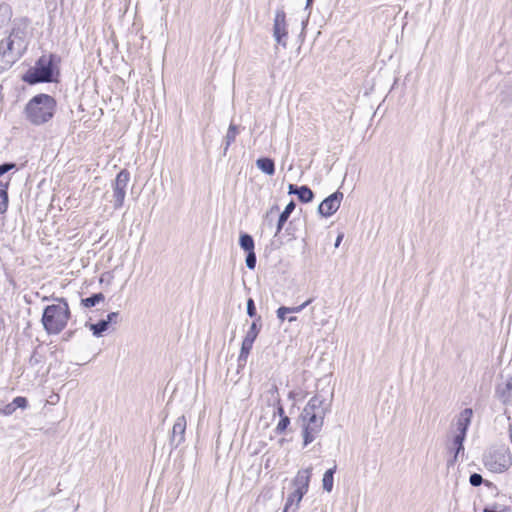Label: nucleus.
<instances>
[{"instance_id":"nucleus-1","label":"nucleus","mask_w":512,"mask_h":512,"mask_svg":"<svg viewBox=\"0 0 512 512\" xmlns=\"http://www.w3.org/2000/svg\"><path fill=\"white\" fill-rule=\"evenodd\" d=\"M26 19L15 20L10 34L0 41V73L10 69L26 50Z\"/></svg>"},{"instance_id":"nucleus-2","label":"nucleus","mask_w":512,"mask_h":512,"mask_svg":"<svg viewBox=\"0 0 512 512\" xmlns=\"http://www.w3.org/2000/svg\"><path fill=\"white\" fill-rule=\"evenodd\" d=\"M57 102L54 97L40 93L33 96L25 105L26 119L35 126L48 123L56 112Z\"/></svg>"},{"instance_id":"nucleus-3","label":"nucleus","mask_w":512,"mask_h":512,"mask_svg":"<svg viewBox=\"0 0 512 512\" xmlns=\"http://www.w3.org/2000/svg\"><path fill=\"white\" fill-rule=\"evenodd\" d=\"M58 304L45 307L41 322L45 331L50 335H57L64 330L70 318V309L65 298H55Z\"/></svg>"},{"instance_id":"nucleus-4","label":"nucleus","mask_w":512,"mask_h":512,"mask_svg":"<svg viewBox=\"0 0 512 512\" xmlns=\"http://www.w3.org/2000/svg\"><path fill=\"white\" fill-rule=\"evenodd\" d=\"M59 61L60 58L55 54L42 55L36 61L35 66L28 69L23 75V81L30 85L53 82L55 73L58 74L55 64Z\"/></svg>"},{"instance_id":"nucleus-5","label":"nucleus","mask_w":512,"mask_h":512,"mask_svg":"<svg viewBox=\"0 0 512 512\" xmlns=\"http://www.w3.org/2000/svg\"><path fill=\"white\" fill-rule=\"evenodd\" d=\"M484 466L493 473H502L512 465L509 448L505 445L491 446L483 455Z\"/></svg>"},{"instance_id":"nucleus-6","label":"nucleus","mask_w":512,"mask_h":512,"mask_svg":"<svg viewBox=\"0 0 512 512\" xmlns=\"http://www.w3.org/2000/svg\"><path fill=\"white\" fill-rule=\"evenodd\" d=\"M325 415V409H323L321 413L301 412L299 419L302 422L301 426L304 447H307L309 444H311L321 432Z\"/></svg>"},{"instance_id":"nucleus-7","label":"nucleus","mask_w":512,"mask_h":512,"mask_svg":"<svg viewBox=\"0 0 512 512\" xmlns=\"http://www.w3.org/2000/svg\"><path fill=\"white\" fill-rule=\"evenodd\" d=\"M129 181H130V173L126 169L121 170L117 174V176L112 184L113 195H112L111 203L113 204L114 209H119L123 206Z\"/></svg>"},{"instance_id":"nucleus-8","label":"nucleus","mask_w":512,"mask_h":512,"mask_svg":"<svg viewBox=\"0 0 512 512\" xmlns=\"http://www.w3.org/2000/svg\"><path fill=\"white\" fill-rule=\"evenodd\" d=\"M273 37L276 43L284 48L287 46L288 28L286 22V12L283 7L275 12L273 21Z\"/></svg>"},{"instance_id":"nucleus-9","label":"nucleus","mask_w":512,"mask_h":512,"mask_svg":"<svg viewBox=\"0 0 512 512\" xmlns=\"http://www.w3.org/2000/svg\"><path fill=\"white\" fill-rule=\"evenodd\" d=\"M344 194L340 190H336L328 195L318 205L317 212L321 217L329 218L334 215L340 208Z\"/></svg>"},{"instance_id":"nucleus-10","label":"nucleus","mask_w":512,"mask_h":512,"mask_svg":"<svg viewBox=\"0 0 512 512\" xmlns=\"http://www.w3.org/2000/svg\"><path fill=\"white\" fill-rule=\"evenodd\" d=\"M186 424L184 416L178 417L175 421L169 438L171 447L177 448L184 441Z\"/></svg>"},{"instance_id":"nucleus-11","label":"nucleus","mask_w":512,"mask_h":512,"mask_svg":"<svg viewBox=\"0 0 512 512\" xmlns=\"http://www.w3.org/2000/svg\"><path fill=\"white\" fill-rule=\"evenodd\" d=\"M472 416V408H465L459 413L456 422L457 433L454 436L466 439L468 429L471 425Z\"/></svg>"},{"instance_id":"nucleus-12","label":"nucleus","mask_w":512,"mask_h":512,"mask_svg":"<svg viewBox=\"0 0 512 512\" xmlns=\"http://www.w3.org/2000/svg\"><path fill=\"white\" fill-rule=\"evenodd\" d=\"M311 479V469H301L297 472L292 480V485L297 494H305L308 492L309 483Z\"/></svg>"},{"instance_id":"nucleus-13","label":"nucleus","mask_w":512,"mask_h":512,"mask_svg":"<svg viewBox=\"0 0 512 512\" xmlns=\"http://www.w3.org/2000/svg\"><path fill=\"white\" fill-rule=\"evenodd\" d=\"M288 194L296 195L298 200L303 204L311 203L315 197L314 192L308 185L298 186L296 184H289Z\"/></svg>"},{"instance_id":"nucleus-14","label":"nucleus","mask_w":512,"mask_h":512,"mask_svg":"<svg viewBox=\"0 0 512 512\" xmlns=\"http://www.w3.org/2000/svg\"><path fill=\"white\" fill-rule=\"evenodd\" d=\"M466 439L453 436L451 445L448 447V451L450 453V457L447 460V466L453 467L457 461L460 454H464V442Z\"/></svg>"},{"instance_id":"nucleus-15","label":"nucleus","mask_w":512,"mask_h":512,"mask_svg":"<svg viewBox=\"0 0 512 512\" xmlns=\"http://www.w3.org/2000/svg\"><path fill=\"white\" fill-rule=\"evenodd\" d=\"M296 208V202L294 200H290V202L285 206L284 210L279 214L278 220L276 223V232L275 236H277L285 226L287 220L289 219L290 215L293 213V211Z\"/></svg>"},{"instance_id":"nucleus-16","label":"nucleus","mask_w":512,"mask_h":512,"mask_svg":"<svg viewBox=\"0 0 512 512\" xmlns=\"http://www.w3.org/2000/svg\"><path fill=\"white\" fill-rule=\"evenodd\" d=\"M256 167L268 176H273L276 171L274 159L268 156L259 157L256 160Z\"/></svg>"},{"instance_id":"nucleus-17","label":"nucleus","mask_w":512,"mask_h":512,"mask_svg":"<svg viewBox=\"0 0 512 512\" xmlns=\"http://www.w3.org/2000/svg\"><path fill=\"white\" fill-rule=\"evenodd\" d=\"M325 402V399L316 394L313 397L310 398V400L307 402L306 406L304 407L303 411L304 413H321L323 409L327 411V408L323 407Z\"/></svg>"},{"instance_id":"nucleus-18","label":"nucleus","mask_w":512,"mask_h":512,"mask_svg":"<svg viewBox=\"0 0 512 512\" xmlns=\"http://www.w3.org/2000/svg\"><path fill=\"white\" fill-rule=\"evenodd\" d=\"M253 344H254L253 341L243 338L242 343H241L240 352H239L238 359H237L239 369L245 367L248 356L253 348Z\"/></svg>"},{"instance_id":"nucleus-19","label":"nucleus","mask_w":512,"mask_h":512,"mask_svg":"<svg viewBox=\"0 0 512 512\" xmlns=\"http://www.w3.org/2000/svg\"><path fill=\"white\" fill-rule=\"evenodd\" d=\"M240 133V127L234 123H230L227 133L224 137L223 156H226L229 147L235 141L237 135Z\"/></svg>"},{"instance_id":"nucleus-20","label":"nucleus","mask_w":512,"mask_h":512,"mask_svg":"<svg viewBox=\"0 0 512 512\" xmlns=\"http://www.w3.org/2000/svg\"><path fill=\"white\" fill-rule=\"evenodd\" d=\"M337 465L327 469L322 478V488L324 491L330 493L333 490L334 474L336 473Z\"/></svg>"},{"instance_id":"nucleus-21","label":"nucleus","mask_w":512,"mask_h":512,"mask_svg":"<svg viewBox=\"0 0 512 512\" xmlns=\"http://www.w3.org/2000/svg\"><path fill=\"white\" fill-rule=\"evenodd\" d=\"M239 246L246 253L255 251V241L252 235L247 232H240L239 235Z\"/></svg>"},{"instance_id":"nucleus-22","label":"nucleus","mask_w":512,"mask_h":512,"mask_svg":"<svg viewBox=\"0 0 512 512\" xmlns=\"http://www.w3.org/2000/svg\"><path fill=\"white\" fill-rule=\"evenodd\" d=\"M512 378L505 383L499 384L496 388V394L500 400L506 402L512 395Z\"/></svg>"},{"instance_id":"nucleus-23","label":"nucleus","mask_w":512,"mask_h":512,"mask_svg":"<svg viewBox=\"0 0 512 512\" xmlns=\"http://www.w3.org/2000/svg\"><path fill=\"white\" fill-rule=\"evenodd\" d=\"M262 326H263L262 318H256L255 320L252 321V323H251L248 331L246 332L244 338L249 339V340L255 342V340L257 339V337L259 335V333L262 330Z\"/></svg>"},{"instance_id":"nucleus-24","label":"nucleus","mask_w":512,"mask_h":512,"mask_svg":"<svg viewBox=\"0 0 512 512\" xmlns=\"http://www.w3.org/2000/svg\"><path fill=\"white\" fill-rule=\"evenodd\" d=\"M85 326L89 327L95 337H101L103 333L109 329V325L105 319H101L97 323L86 322Z\"/></svg>"},{"instance_id":"nucleus-25","label":"nucleus","mask_w":512,"mask_h":512,"mask_svg":"<svg viewBox=\"0 0 512 512\" xmlns=\"http://www.w3.org/2000/svg\"><path fill=\"white\" fill-rule=\"evenodd\" d=\"M304 496L305 494H297L294 489V491L288 495L284 506L286 509H293V512H296Z\"/></svg>"},{"instance_id":"nucleus-26","label":"nucleus","mask_w":512,"mask_h":512,"mask_svg":"<svg viewBox=\"0 0 512 512\" xmlns=\"http://www.w3.org/2000/svg\"><path fill=\"white\" fill-rule=\"evenodd\" d=\"M44 360H45V356L42 353H40L38 351V349H35L32 352L28 363L31 368H35L36 372H39L40 368L42 367V365L44 363Z\"/></svg>"},{"instance_id":"nucleus-27","label":"nucleus","mask_w":512,"mask_h":512,"mask_svg":"<svg viewBox=\"0 0 512 512\" xmlns=\"http://www.w3.org/2000/svg\"><path fill=\"white\" fill-rule=\"evenodd\" d=\"M12 17V9L6 3L0 4V29L8 24Z\"/></svg>"},{"instance_id":"nucleus-28","label":"nucleus","mask_w":512,"mask_h":512,"mask_svg":"<svg viewBox=\"0 0 512 512\" xmlns=\"http://www.w3.org/2000/svg\"><path fill=\"white\" fill-rule=\"evenodd\" d=\"M103 300H104V295L102 293H94L87 298H83L81 300V303L84 307L90 308V307H93L96 304L100 303Z\"/></svg>"},{"instance_id":"nucleus-29","label":"nucleus","mask_w":512,"mask_h":512,"mask_svg":"<svg viewBox=\"0 0 512 512\" xmlns=\"http://www.w3.org/2000/svg\"><path fill=\"white\" fill-rule=\"evenodd\" d=\"M288 314H291L289 312V309L287 306H280L277 310H276V315H277V318L280 320V321H284V320H288V322L292 323V322H295L297 320V317L295 316H290V317H287Z\"/></svg>"},{"instance_id":"nucleus-30","label":"nucleus","mask_w":512,"mask_h":512,"mask_svg":"<svg viewBox=\"0 0 512 512\" xmlns=\"http://www.w3.org/2000/svg\"><path fill=\"white\" fill-rule=\"evenodd\" d=\"M290 423H291L290 417L282 416L281 418H279V422L274 429L275 433L277 435H281V434L285 433L287 428L289 427Z\"/></svg>"},{"instance_id":"nucleus-31","label":"nucleus","mask_w":512,"mask_h":512,"mask_svg":"<svg viewBox=\"0 0 512 512\" xmlns=\"http://www.w3.org/2000/svg\"><path fill=\"white\" fill-rule=\"evenodd\" d=\"M246 313L253 320H255L256 318H261V316H259L257 313L256 305L253 298H248L246 301Z\"/></svg>"},{"instance_id":"nucleus-32","label":"nucleus","mask_w":512,"mask_h":512,"mask_svg":"<svg viewBox=\"0 0 512 512\" xmlns=\"http://www.w3.org/2000/svg\"><path fill=\"white\" fill-rule=\"evenodd\" d=\"M245 264L249 270H254L257 264V256L255 251L246 252Z\"/></svg>"},{"instance_id":"nucleus-33","label":"nucleus","mask_w":512,"mask_h":512,"mask_svg":"<svg viewBox=\"0 0 512 512\" xmlns=\"http://www.w3.org/2000/svg\"><path fill=\"white\" fill-rule=\"evenodd\" d=\"M272 405L275 407L274 416L278 415L279 418L287 416L280 397H275Z\"/></svg>"},{"instance_id":"nucleus-34","label":"nucleus","mask_w":512,"mask_h":512,"mask_svg":"<svg viewBox=\"0 0 512 512\" xmlns=\"http://www.w3.org/2000/svg\"><path fill=\"white\" fill-rule=\"evenodd\" d=\"M8 192H0V214H4L8 209Z\"/></svg>"},{"instance_id":"nucleus-35","label":"nucleus","mask_w":512,"mask_h":512,"mask_svg":"<svg viewBox=\"0 0 512 512\" xmlns=\"http://www.w3.org/2000/svg\"><path fill=\"white\" fill-rule=\"evenodd\" d=\"M484 482V479L481 474L479 473H472L469 477V483L473 487H478Z\"/></svg>"},{"instance_id":"nucleus-36","label":"nucleus","mask_w":512,"mask_h":512,"mask_svg":"<svg viewBox=\"0 0 512 512\" xmlns=\"http://www.w3.org/2000/svg\"><path fill=\"white\" fill-rule=\"evenodd\" d=\"M314 301V298H309L305 302H303L301 305L294 306V307H288L290 313H300L303 311L307 306H309Z\"/></svg>"},{"instance_id":"nucleus-37","label":"nucleus","mask_w":512,"mask_h":512,"mask_svg":"<svg viewBox=\"0 0 512 512\" xmlns=\"http://www.w3.org/2000/svg\"><path fill=\"white\" fill-rule=\"evenodd\" d=\"M483 512H508V508L506 506L493 504L486 506Z\"/></svg>"},{"instance_id":"nucleus-38","label":"nucleus","mask_w":512,"mask_h":512,"mask_svg":"<svg viewBox=\"0 0 512 512\" xmlns=\"http://www.w3.org/2000/svg\"><path fill=\"white\" fill-rule=\"evenodd\" d=\"M12 403H13L15 409H17V408L25 409L28 405L27 399L25 397H21V396L14 398Z\"/></svg>"},{"instance_id":"nucleus-39","label":"nucleus","mask_w":512,"mask_h":512,"mask_svg":"<svg viewBox=\"0 0 512 512\" xmlns=\"http://www.w3.org/2000/svg\"><path fill=\"white\" fill-rule=\"evenodd\" d=\"M16 168V164L12 162H5L0 165V177L9 172L10 170Z\"/></svg>"},{"instance_id":"nucleus-40","label":"nucleus","mask_w":512,"mask_h":512,"mask_svg":"<svg viewBox=\"0 0 512 512\" xmlns=\"http://www.w3.org/2000/svg\"><path fill=\"white\" fill-rule=\"evenodd\" d=\"M15 407L13 405V403H9L7 404L6 406H4L2 409H0V414H3V415H6V416H9L11 414H13L15 412Z\"/></svg>"},{"instance_id":"nucleus-41","label":"nucleus","mask_w":512,"mask_h":512,"mask_svg":"<svg viewBox=\"0 0 512 512\" xmlns=\"http://www.w3.org/2000/svg\"><path fill=\"white\" fill-rule=\"evenodd\" d=\"M118 317H119L118 312H111L107 315V318L105 319V321L108 323V325L116 324L118 321Z\"/></svg>"},{"instance_id":"nucleus-42","label":"nucleus","mask_w":512,"mask_h":512,"mask_svg":"<svg viewBox=\"0 0 512 512\" xmlns=\"http://www.w3.org/2000/svg\"><path fill=\"white\" fill-rule=\"evenodd\" d=\"M268 393L272 395V397H279L278 386L273 384L271 388L268 390Z\"/></svg>"},{"instance_id":"nucleus-43","label":"nucleus","mask_w":512,"mask_h":512,"mask_svg":"<svg viewBox=\"0 0 512 512\" xmlns=\"http://www.w3.org/2000/svg\"><path fill=\"white\" fill-rule=\"evenodd\" d=\"M8 187H9V180L6 181V182H3L2 180H0V192H8Z\"/></svg>"},{"instance_id":"nucleus-44","label":"nucleus","mask_w":512,"mask_h":512,"mask_svg":"<svg viewBox=\"0 0 512 512\" xmlns=\"http://www.w3.org/2000/svg\"><path fill=\"white\" fill-rule=\"evenodd\" d=\"M343 238H344V234L343 233H339L338 236L336 237V240H335V243H334L335 248H338L340 246Z\"/></svg>"},{"instance_id":"nucleus-45","label":"nucleus","mask_w":512,"mask_h":512,"mask_svg":"<svg viewBox=\"0 0 512 512\" xmlns=\"http://www.w3.org/2000/svg\"><path fill=\"white\" fill-rule=\"evenodd\" d=\"M314 3V0H306V6L305 9H311L312 5Z\"/></svg>"},{"instance_id":"nucleus-46","label":"nucleus","mask_w":512,"mask_h":512,"mask_svg":"<svg viewBox=\"0 0 512 512\" xmlns=\"http://www.w3.org/2000/svg\"><path fill=\"white\" fill-rule=\"evenodd\" d=\"M278 210H279L278 205H273V206L270 208L269 212L267 213V216H268L270 213H273L274 211H278Z\"/></svg>"},{"instance_id":"nucleus-47","label":"nucleus","mask_w":512,"mask_h":512,"mask_svg":"<svg viewBox=\"0 0 512 512\" xmlns=\"http://www.w3.org/2000/svg\"><path fill=\"white\" fill-rule=\"evenodd\" d=\"M286 233L288 235H291L293 238H295V236L292 234V229H291V223L289 224V226L286 228Z\"/></svg>"},{"instance_id":"nucleus-48","label":"nucleus","mask_w":512,"mask_h":512,"mask_svg":"<svg viewBox=\"0 0 512 512\" xmlns=\"http://www.w3.org/2000/svg\"><path fill=\"white\" fill-rule=\"evenodd\" d=\"M5 326V320L2 316H0V331L4 328Z\"/></svg>"},{"instance_id":"nucleus-49","label":"nucleus","mask_w":512,"mask_h":512,"mask_svg":"<svg viewBox=\"0 0 512 512\" xmlns=\"http://www.w3.org/2000/svg\"><path fill=\"white\" fill-rule=\"evenodd\" d=\"M509 437H510V441L512 443V422L509 424Z\"/></svg>"},{"instance_id":"nucleus-50","label":"nucleus","mask_w":512,"mask_h":512,"mask_svg":"<svg viewBox=\"0 0 512 512\" xmlns=\"http://www.w3.org/2000/svg\"><path fill=\"white\" fill-rule=\"evenodd\" d=\"M289 511H290V509H286V507L284 506V508H283V511H282V512H289Z\"/></svg>"},{"instance_id":"nucleus-51","label":"nucleus","mask_w":512,"mask_h":512,"mask_svg":"<svg viewBox=\"0 0 512 512\" xmlns=\"http://www.w3.org/2000/svg\"><path fill=\"white\" fill-rule=\"evenodd\" d=\"M154 509H155L154 506H152L151 509H150V512H153Z\"/></svg>"}]
</instances>
